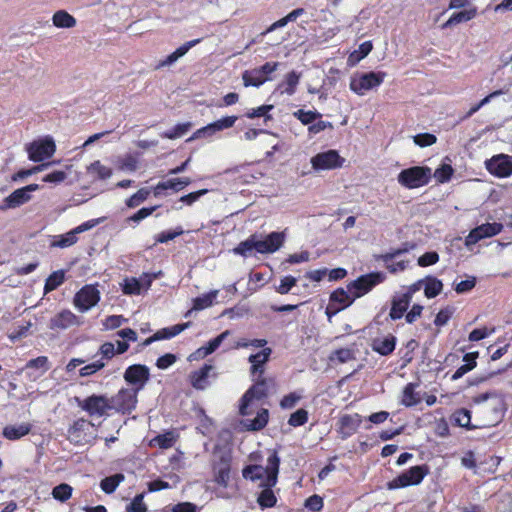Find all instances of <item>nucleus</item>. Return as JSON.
<instances>
[{"label": "nucleus", "mask_w": 512, "mask_h": 512, "mask_svg": "<svg viewBox=\"0 0 512 512\" xmlns=\"http://www.w3.org/2000/svg\"><path fill=\"white\" fill-rule=\"evenodd\" d=\"M190 326V322L183 323V324H177L172 327L163 328L159 331H157L152 337L145 340V345L151 344L153 341L156 340H162V339H170L172 337H175L176 335L180 334L182 331H184L186 328Z\"/></svg>", "instance_id": "cd10ccee"}, {"label": "nucleus", "mask_w": 512, "mask_h": 512, "mask_svg": "<svg viewBox=\"0 0 512 512\" xmlns=\"http://www.w3.org/2000/svg\"><path fill=\"white\" fill-rule=\"evenodd\" d=\"M386 275L383 272H371L362 275L348 284V290L354 298H359L370 292L375 286L383 283Z\"/></svg>", "instance_id": "423d86ee"}, {"label": "nucleus", "mask_w": 512, "mask_h": 512, "mask_svg": "<svg viewBox=\"0 0 512 512\" xmlns=\"http://www.w3.org/2000/svg\"><path fill=\"white\" fill-rule=\"evenodd\" d=\"M273 109V105H262L257 108H251L246 112V117L254 119L257 117H264L265 122L271 120L272 117L269 112Z\"/></svg>", "instance_id": "09e8293b"}, {"label": "nucleus", "mask_w": 512, "mask_h": 512, "mask_svg": "<svg viewBox=\"0 0 512 512\" xmlns=\"http://www.w3.org/2000/svg\"><path fill=\"white\" fill-rule=\"evenodd\" d=\"M127 512H146L147 506L144 503V494L136 495L131 503L126 507Z\"/></svg>", "instance_id": "6e6d98bb"}, {"label": "nucleus", "mask_w": 512, "mask_h": 512, "mask_svg": "<svg viewBox=\"0 0 512 512\" xmlns=\"http://www.w3.org/2000/svg\"><path fill=\"white\" fill-rule=\"evenodd\" d=\"M452 174L453 168L451 167V165L442 164L439 168L435 170L433 176L438 182L444 183L450 180Z\"/></svg>", "instance_id": "603ef678"}, {"label": "nucleus", "mask_w": 512, "mask_h": 512, "mask_svg": "<svg viewBox=\"0 0 512 512\" xmlns=\"http://www.w3.org/2000/svg\"><path fill=\"white\" fill-rule=\"evenodd\" d=\"M191 128L190 122L180 123L174 126L172 129L161 133L162 138L177 139L185 135Z\"/></svg>", "instance_id": "a18cd8bd"}, {"label": "nucleus", "mask_w": 512, "mask_h": 512, "mask_svg": "<svg viewBox=\"0 0 512 512\" xmlns=\"http://www.w3.org/2000/svg\"><path fill=\"white\" fill-rule=\"evenodd\" d=\"M77 405L90 416L102 417L111 411L110 400L106 395L93 394L85 399L76 398Z\"/></svg>", "instance_id": "1a4fd4ad"}, {"label": "nucleus", "mask_w": 512, "mask_h": 512, "mask_svg": "<svg viewBox=\"0 0 512 512\" xmlns=\"http://www.w3.org/2000/svg\"><path fill=\"white\" fill-rule=\"evenodd\" d=\"M77 234L74 232V229L71 231L58 235L54 238L53 242L51 243V246L53 247H59V248H67L72 245H74L77 242Z\"/></svg>", "instance_id": "a19ab883"}, {"label": "nucleus", "mask_w": 512, "mask_h": 512, "mask_svg": "<svg viewBox=\"0 0 512 512\" xmlns=\"http://www.w3.org/2000/svg\"><path fill=\"white\" fill-rule=\"evenodd\" d=\"M104 367L105 363L103 361L98 360L82 367L79 370V374L81 377H87L95 374L97 371L101 370Z\"/></svg>", "instance_id": "680f3d73"}, {"label": "nucleus", "mask_w": 512, "mask_h": 512, "mask_svg": "<svg viewBox=\"0 0 512 512\" xmlns=\"http://www.w3.org/2000/svg\"><path fill=\"white\" fill-rule=\"evenodd\" d=\"M396 346V337L388 334L385 336H379L372 340L371 348L382 356L390 355Z\"/></svg>", "instance_id": "b1692460"}, {"label": "nucleus", "mask_w": 512, "mask_h": 512, "mask_svg": "<svg viewBox=\"0 0 512 512\" xmlns=\"http://www.w3.org/2000/svg\"><path fill=\"white\" fill-rule=\"evenodd\" d=\"M300 74L295 71H292L286 75L285 82L280 86L284 87L282 93H285L289 96L293 95L296 92V87L299 84Z\"/></svg>", "instance_id": "c03bdc74"}, {"label": "nucleus", "mask_w": 512, "mask_h": 512, "mask_svg": "<svg viewBox=\"0 0 512 512\" xmlns=\"http://www.w3.org/2000/svg\"><path fill=\"white\" fill-rule=\"evenodd\" d=\"M236 121V116H227L217 121H214L211 124L213 125L214 131L220 132L222 130L233 127Z\"/></svg>", "instance_id": "13d9d810"}, {"label": "nucleus", "mask_w": 512, "mask_h": 512, "mask_svg": "<svg viewBox=\"0 0 512 512\" xmlns=\"http://www.w3.org/2000/svg\"><path fill=\"white\" fill-rule=\"evenodd\" d=\"M355 299L356 298H354V296L348 289L347 290L337 289L330 296V300L332 303L339 304V306L335 308V312H338V311L350 306L354 302Z\"/></svg>", "instance_id": "7c9ffc66"}, {"label": "nucleus", "mask_w": 512, "mask_h": 512, "mask_svg": "<svg viewBox=\"0 0 512 512\" xmlns=\"http://www.w3.org/2000/svg\"><path fill=\"white\" fill-rule=\"evenodd\" d=\"M213 470L215 482L222 487H226L228 485L230 474L229 456L222 455L220 460L214 464Z\"/></svg>", "instance_id": "5701e85b"}, {"label": "nucleus", "mask_w": 512, "mask_h": 512, "mask_svg": "<svg viewBox=\"0 0 512 512\" xmlns=\"http://www.w3.org/2000/svg\"><path fill=\"white\" fill-rule=\"evenodd\" d=\"M488 172L498 178H507L512 175V156L507 154L494 155L485 161Z\"/></svg>", "instance_id": "4468645a"}, {"label": "nucleus", "mask_w": 512, "mask_h": 512, "mask_svg": "<svg viewBox=\"0 0 512 512\" xmlns=\"http://www.w3.org/2000/svg\"><path fill=\"white\" fill-rule=\"evenodd\" d=\"M362 422L361 416L357 413L355 414H345L339 419V428L338 432L341 435L342 439H346L352 436L358 430L360 424Z\"/></svg>", "instance_id": "6ab92c4d"}, {"label": "nucleus", "mask_w": 512, "mask_h": 512, "mask_svg": "<svg viewBox=\"0 0 512 512\" xmlns=\"http://www.w3.org/2000/svg\"><path fill=\"white\" fill-rule=\"evenodd\" d=\"M38 189L39 185L37 184H29L25 187L16 189L3 200L2 204L0 205V210L5 211L8 209H15L20 207L21 205L30 201L31 193Z\"/></svg>", "instance_id": "2eb2a0df"}, {"label": "nucleus", "mask_w": 512, "mask_h": 512, "mask_svg": "<svg viewBox=\"0 0 512 512\" xmlns=\"http://www.w3.org/2000/svg\"><path fill=\"white\" fill-rule=\"evenodd\" d=\"M439 260V255L436 252H426L422 256L418 258V265L421 267H426L437 263Z\"/></svg>", "instance_id": "774afa93"}, {"label": "nucleus", "mask_w": 512, "mask_h": 512, "mask_svg": "<svg viewBox=\"0 0 512 512\" xmlns=\"http://www.w3.org/2000/svg\"><path fill=\"white\" fill-rule=\"evenodd\" d=\"M138 392L132 388H121L114 396L110 397L111 410L122 414L131 413L137 406Z\"/></svg>", "instance_id": "6e6552de"}, {"label": "nucleus", "mask_w": 512, "mask_h": 512, "mask_svg": "<svg viewBox=\"0 0 512 512\" xmlns=\"http://www.w3.org/2000/svg\"><path fill=\"white\" fill-rule=\"evenodd\" d=\"M87 172L95 179L106 180L112 176V169L103 165L99 160L94 161L87 167Z\"/></svg>", "instance_id": "473e14b6"}, {"label": "nucleus", "mask_w": 512, "mask_h": 512, "mask_svg": "<svg viewBox=\"0 0 512 512\" xmlns=\"http://www.w3.org/2000/svg\"><path fill=\"white\" fill-rule=\"evenodd\" d=\"M423 281L418 280L415 283L404 288L403 291L396 292L391 300V309L389 316L392 320L401 319L407 311L413 295L422 289Z\"/></svg>", "instance_id": "7ed1b4c3"}, {"label": "nucleus", "mask_w": 512, "mask_h": 512, "mask_svg": "<svg viewBox=\"0 0 512 512\" xmlns=\"http://www.w3.org/2000/svg\"><path fill=\"white\" fill-rule=\"evenodd\" d=\"M31 429L32 425L30 423L7 425L4 427L2 434L6 439L15 441L29 434Z\"/></svg>", "instance_id": "c756f323"}, {"label": "nucleus", "mask_w": 512, "mask_h": 512, "mask_svg": "<svg viewBox=\"0 0 512 512\" xmlns=\"http://www.w3.org/2000/svg\"><path fill=\"white\" fill-rule=\"evenodd\" d=\"M416 385L414 383H409L405 386L401 403L407 407L414 406L420 402V397L415 392Z\"/></svg>", "instance_id": "58836bf2"}, {"label": "nucleus", "mask_w": 512, "mask_h": 512, "mask_svg": "<svg viewBox=\"0 0 512 512\" xmlns=\"http://www.w3.org/2000/svg\"><path fill=\"white\" fill-rule=\"evenodd\" d=\"M242 80L245 87L253 86V87H259L263 83H265L267 80H269L268 77L263 76L260 71L255 68L252 70H246L242 74Z\"/></svg>", "instance_id": "2f4dec72"}, {"label": "nucleus", "mask_w": 512, "mask_h": 512, "mask_svg": "<svg viewBox=\"0 0 512 512\" xmlns=\"http://www.w3.org/2000/svg\"><path fill=\"white\" fill-rule=\"evenodd\" d=\"M65 280V272L63 270L54 271L49 277L46 279L44 285V293L47 294L55 289H57Z\"/></svg>", "instance_id": "ea45409f"}, {"label": "nucleus", "mask_w": 512, "mask_h": 512, "mask_svg": "<svg viewBox=\"0 0 512 512\" xmlns=\"http://www.w3.org/2000/svg\"><path fill=\"white\" fill-rule=\"evenodd\" d=\"M81 324L82 320L80 317L76 316L72 311L65 309L50 319L49 328L52 330H65Z\"/></svg>", "instance_id": "a211bd4d"}, {"label": "nucleus", "mask_w": 512, "mask_h": 512, "mask_svg": "<svg viewBox=\"0 0 512 512\" xmlns=\"http://www.w3.org/2000/svg\"><path fill=\"white\" fill-rule=\"evenodd\" d=\"M503 229V225L500 223H485L470 231L465 239V245L471 246L479 242L484 238H489L499 234Z\"/></svg>", "instance_id": "dca6fc26"}, {"label": "nucleus", "mask_w": 512, "mask_h": 512, "mask_svg": "<svg viewBox=\"0 0 512 512\" xmlns=\"http://www.w3.org/2000/svg\"><path fill=\"white\" fill-rule=\"evenodd\" d=\"M301 397L302 396L300 394L292 392L282 398L280 406L283 409H291L299 402Z\"/></svg>", "instance_id": "69168bd1"}, {"label": "nucleus", "mask_w": 512, "mask_h": 512, "mask_svg": "<svg viewBox=\"0 0 512 512\" xmlns=\"http://www.w3.org/2000/svg\"><path fill=\"white\" fill-rule=\"evenodd\" d=\"M429 470L426 465H417L404 471L399 476L387 483L390 490L405 488L411 485H418L422 482Z\"/></svg>", "instance_id": "0eeeda50"}, {"label": "nucleus", "mask_w": 512, "mask_h": 512, "mask_svg": "<svg viewBox=\"0 0 512 512\" xmlns=\"http://www.w3.org/2000/svg\"><path fill=\"white\" fill-rule=\"evenodd\" d=\"M263 489L259 493L257 502L261 508H271L276 505L277 498L271 489L273 486H261Z\"/></svg>", "instance_id": "e433bc0d"}, {"label": "nucleus", "mask_w": 512, "mask_h": 512, "mask_svg": "<svg viewBox=\"0 0 512 512\" xmlns=\"http://www.w3.org/2000/svg\"><path fill=\"white\" fill-rule=\"evenodd\" d=\"M275 389V381L272 378H258L253 386H251L242 397L240 405V413L243 416L250 414V407L253 400H260L266 397ZM268 422V410L260 409L254 418L246 417L242 421V425L249 431H258L266 426Z\"/></svg>", "instance_id": "f257e3e1"}, {"label": "nucleus", "mask_w": 512, "mask_h": 512, "mask_svg": "<svg viewBox=\"0 0 512 512\" xmlns=\"http://www.w3.org/2000/svg\"><path fill=\"white\" fill-rule=\"evenodd\" d=\"M423 281L424 294L427 298H434L439 295L443 289L442 282L435 277L421 279Z\"/></svg>", "instance_id": "f704fd0d"}, {"label": "nucleus", "mask_w": 512, "mask_h": 512, "mask_svg": "<svg viewBox=\"0 0 512 512\" xmlns=\"http://www.w3.org/2000/svg\"><path fill=\"white\" fill-rule=\"evenodd\" d=\"M218 290H212L206 294L196 297L193 300L192 310L200 311L213 305L218 296Z\"/></svg>", "instance_id": "c9c22d12"}, {"label": "nucleus", "mask_w": 512, "mask_h": 512, "mask_svg": "<svg viewBox=\"0 0 512 512\" xmlns=\"http://www.w3.org/2000/svg\"><path fill=\"white\" fill-rule=\"evenodd\" d=\"M214 367L205 364L200 369L190 374L191 385L197 390H204L209 386V376Z\"/></svg>", "instance_id": "393cba45"}, {"label": "nucleus", "mask_w": 512, "mask_h": 512, "mask_svg": "<svg viewBox=\"0 0 512 512\" xmlns=\"http://www.w3.org/2000/svg\"><path fill=\"white\" fill-rule=\"evenodd\" d=\"M230 335L229 330H225L214 339L210 340L207 345L198 348L189 356V360H200L216 351L222 342Z\"/></svg>", "instance_id": "aec40b11"}, {"label": "nucleus", "mask_w": 512, "mask_h": 512, "mask_svg": "<svg viewBox=\"0 0 512 512\" xmlns=\"http://www.w3.org/2000/svg\"><path fill=\"white\" fill-rule=\"evenodd\" d=\"M308 420V412L305 409H298L296 412L292 413L288 424L293 427H298L304 425Z\"/></svg>", "instance_id": "5fc2aeb1"}, {"label": "nucleus", "mask_w": 512, "mask_h": 512, "mask_svg": "<svg viewBox=\"0 0 512 512\" xmlns=\"http://www.w3.org/2000/svg\"><path fill=\"white\" fill-rule=\"evenodd\" d=\"M256 251V235H251L248 239L240 242L237 247L233 249L235 254L243 257H249L252 252Z\"/></svg>", "instance_id": "4c0bfd02"}, {"label": "nucleus", "mask_w": 512, "mask_h": 512, "mask_svg": "<svg viewBox=\"0 0 512 512\" xmlns=\"http://www.w3.org/2000/svg\"><path fill=\"white\" fill-rule=\"evenodd\" d=\"M353 358V352L348 348H341L336 350L331 357L332 360H337L339 363H346Z\"/></svg>", "instance_id": "338daca9"}, {"label": "nucleus", "mask_w": 512, "mask_h": 512, "mask_svg": "<svg viewBox=\"0 0 512 512\" xmlns=\"http://www.w3.org/2000/svg\"><path fill=\"white\" fill-rule=\"evenodd\" d=\"M414 143L420 147L431 146L436 143L437 138L430 133L417 134L413 137Z\"/></svg>", "instance_id": "bf43d9fd"}, {"label": "nucleus", "mask_w": 512, "mask_h": 512, "mask_svg": "<svg viewBox=\"0 0 512 512\" xmlns=\"http://www.w3.org/2000/svg\"><path fill=\"white\" fill-rule=\"evenodd\" d=\"M124 480V475L123 474H115L113 476H110V477H106L104 478L101 483H100V487L101 489L107 493V494H111L113 493L116 488L118 487V485Z\"/></svg>", "instance_id": "37998d69"}, {"label": "nucleus", "mask_w": 512, "mask_h": 512, "mask_svg": "<svg viewBox=\"0 0 512 512\" xmlns=\"http://www.w3.org/2000/svg\"><path fill=\"white\" fill-rule=\"evenodd\" d=\"M454 421L461 427H470L471 415L470 411L466 409H460L454 413Z\"/></svg>", "instance_id": "052dcab7"}, {"label": "nucleus", "mask_w": 512, "mask_h": 512, "mask_svg": "<svg viewBox=\"0 0 512 512\" xmlns=\"http://www.w3.org/2000/svg\"><path fill=\"white\" fill-rule=\"evenodd\" d=\"M200 41H201V39H194V40L184 43L183 45L178 47L174 52L169 54L166 58H164L163 60H160L155 68L161 69V68L169 67V66L173 65L180 58L185 56L191 48H193L198 43H200Z\"/></svg>", "instance_id": "4be33fe9"}, {"label": "nucleus", "mask_w": 512, "mask_h": 512, "mask_svg": "<svg viewBox=\"0 0 512 512\" xmlns=\"http://www.w3.org/2000/svg\"><path fill=\"white\" fill-rule=\"evenodd\" d=\"M73 488L66 483H61L52 489V497L60 502H66L72 496Z\"/></svg>", "instance_id": "79ce46f5"}, {"label": "nucleus", "mask_w": 512, "mask_h": 512, "mask_svg": "<svg viewBox=\"0 0 512 512\" xmlns=\"http://www.w3.org/2000/svg\"><path fill=\"white\" fill-rule=\"evenodd\" d=\"M55 150V142L50 137L33 141L26 146L29 159L33 162H41L50 158Z\"/></svg>", "instance_id": "9b49d317"}, {"label": "nucleus", "mask_w": 512, "mask_h": 512, "mask_svg": "<svg viewBox=\"0 0 512 512\" xmlns=\"http://www.w3.org/2000/svg\"><path fill=\"white\" fill-rule=\"evenodd\" d=\"M477 15V7L471 6L460 12L453 13L451 17L442 25V29L450 28L462 22L474 19Z\"/></svg>", "instance_id": "c85d7f7f"}, {"label": "nucleus", "mask_w": 512, "mask_h": 512, "mask_svg": "<svg viewBox=\"0 0 512 512\" xmlns=\"http://www.w3.org/2000/svg\"><path fill=\"white\" fill-rule=\"evenodd\" d=\"M118 168L122 171L134 172L137 169V160L132 155H127L118 161Z\"/></svg>", "instance_id": "e2e57ef3"}, {"label": "nucleus", "mask_w": 512, "mask_h": 512, "mask_svg": "<svg viewBox=\"0 0 512 512\" xmlns=\"http://www.w3.org/2000/svg\"><path fill=\"white\" fill-rule=\"evenodd\" d=\"M191 183V179L189 177H182V178H172L168 179L166 181L159 182L154 187V195L160 196L163 191L171 189L175 192H178L185 187H187Z\"/></svg>", "instance_id": "bb28decb"}, {"label": "nucleus", "mask_w": 512, "mask_h": 512, "mask_svg": "<svg viewBox=\"0 0 512 512\" xmlns=\"http://www.w3.org/2000/svg\"><path fill=\"white\" fill-rule=\"evenodd\" d=\"M285 240L283 232H272L264 239L256 235V252L260 254H271L279 250Z\"/></svg>", "instance_id": "f3484780"}, {"label": "nucleus", "mask_w": 512, "mask_h": 512, "mask_svg": "<svg viewBox=\"0 0 512 512\" xmlns=\"http://www.w3.org/2000/svg\"><path fill=\"white\" fill-rule=\"evenodd\" d=\"M387 74L383 71L355 73L351 76L349 87L357 95H364L367 91L380 86Z\"/></svg>", "instance_id": "39448f33"}, {"label": "nucleus", "mask_w": 512, "mask_h": 512, "mask_svg": "<svg viewBox=\"0 0 512 512\" xmlns=\"http://www.w3.org/2000/svg\"><path fill=\"white\" fill-rule=\"evenodd\" d=\"M345 159L336 150H328L313 156L310 160L312 168L316 171L332 170L343 166Z\"/></svg>", "instance_id": "f8f14e48"}, {"label": "nucleus", "mask_w": 512, "mask_h": 512, "mask_svg": "<svg viewBox=\"0 0 512 512\" xmlns=\"http://www.w3.org/2000/svg\"><path fill=\"white\" fill-rule=\"evenodd\" d=\"M127 321L122 315H111L105 318L103 321V327L105 330H112L120 327Z\"/></svg>", "instance_id": "4d7b16f0"}, {"label": "nucleus", "mask_w": 512, "mask_h": 512, "mask_svg": "<svg viewBox=\"0 0 512 512\" xmlns=\"http://www.w3.org/2000/svg\"><path fill=\"white\" fill-rule=\"evenodd\" d=\"M175 443V437L172 432H166L153 438L150 442L152 446H158L162 449L171 448Z\"/></svg>", "instance_id": "49530a36"}, {"label": "nucleus", "mask_w": 512, "mask_h": 512, "mask_svg": "<svg viewBox=\"0 0 512 512\" xmlns=\"http://www.w3.org/2000/svg\"><path fill=\"white\" fill-rule=\"evenodd\" d=\"M272 354V349L264 347L260 352L251 354L248 361L251 363V374H259L261 376L264 373V364L268 362Z\"/></svg>", "instance_id": "a878e982"}, {"label": "nucleus", "mask_w": 512, "mask_h": 512, "mask_svg": "<svg viewBox=\"0 0 512 512\" xmlns=\"http://www.w3.org/2000/svg\"><path fill=\"white\" fill-rule=\"evenodd\" d=\"M297 283V279L293 276H285L281 279L277 292L279 294H287Z\"/></svg>", "instance_id": "0e129e2a"}, {"label": "nucleus", "mask_w": 512, "mask_h": 512, "mask_svg": "<svg viewBox=\"0 0 512 512\" xmlns=\"http://www.w3.org/2000/svg\"><path fill=\"white\" fill-rule=\"evenodd\" d=\"M266 344H267V341L265 339L249 340L246 338H241L235 343L234 348L235 349L248 348V347L264 348L266 346Z\"/></svg>", "instance_id": "864d4df0"}, {"label": "nucleus", "mask_w": 512, "mask_h": 512, "mask_svg": "<svg viewBox=\"0 0 512 512\" xmlns=\"http://www.w3.org/2000/svg\"><path fill=\"white\" fill-rule=\"evenodd\" d=\"M432 177V170L427 166H413L402 170L397 177L400 185L407 189H416L427 185Z\"/></svg>", "instance_id": "20e7f679"}, {"label": "nucleus", "mask_w": 512, "mask_h": 512, "mask_svg": "<svg viewBox=\"0 0 512 512\" xmlns=\"http://www.w3.org/2000/svg\"><path fill=\"white\" fill-rule=\"evenodd\" d=\"M100 301V291L95 285L89 284L83 286L74 296L73 304L75 308L85 313L96 306Z\"/></svg>", "instance_id": "9d476101"}, {"label": "nucleus", "mask_w": 512, "mask_h": 512, "mask_svg": "<svg viewBox=\"0 0 512 512\" xmlns=\"http://www.w3.org/2000/svg\"><path fill=\"white\" fill-rule=\"evenodd\" d=\"M53 25L57 28H72L76 25V19L65 10H58L52 17Z\"/></svg>", "instance_id": "72a5a7b5"}, {"label": "nucleus", "mask_w": 512, "mask_h": 512, "mask_svg": "<svg viewBox=\"0 0 512 512\" xmlns=\"http://www.w3.org/2000/svg\"><path fill=\"white\" fill-rule=\"evenodd\" d=\"M152 283L150 275H143L140 278L125 279L123 293L127 295H139L143 290H148Z\"/></svg>", "instance_id": "412c9836"}, {"label": "nucleus", "mask_w": 512, "mask_h": 512, "mask_svg": "<svg viewBox=\"0 0 512 512\" xmlns=\"http://www.w3.org/2000/svg\"><path fill=\"white\" fill-rule=\"evenodd\" d=\"M123 378L132 386V389L139 393L149 381L150 371L145 365L134 364L125 370Z\"/></svg>", "instance_id": "ddd939ff"}, {"label": "nucleus", "mask_w": 512, "mask_h": 512, "mask_svg": "<svg viewBox=\"0 0 512 512\" xmlns=\"http://www.w3.org/2000/svg\"><path fill=\"white\" fill-rule=\"evenodd\" d=\"M150 191L146 188H142L138 190L135 194H133L130 198L127 199L126 205L129 208H134L144 202L149 196Z\"/></svg>", "instance_id": "3c124183"}, {"label": "nucleus", "mask_w": 512, "mask_h": 512, "mask_svg": "<svg viewBox=\"0 0 512 512\" xmlns=\"http://www.w3.org/2000/svg\"><path fill=\"white\" fill-rule=\"evenodd\" d=\"M280 458L274 451L267 458L266 466L251 465L243 470V477L251 481H261L259 486H275L278 479Z\"/></svg>", "instance_id": "f03ea898"}, {"label": "nucleus", "mask_w": 512, "mask_h": 512, "mask_svg": "<svg viewBox=\"0 0 512 512\" xmlns=\"http://www.w3.org/2000/svg\"><path fill=\"white\" fill-rule=\"evenodd\" d=\"M373 46L370 41H365L360 44L358 50L352 52L348 58V61L352 64L359 62L365 58L372 50Z\"/></svg>", "instance_id": "de8ad7c7"}, {"label": "nucleus", "mask_w": 512, "mask_h": 512, "mask_svg": "<svg viewBox=\"0 0 512 512\" xmlns=\"http://www.w3.org/2000/svg\"><path fill=\"white\" fill-rule=\"evenodd\" d=\"M294 116L304 125H311L315 120L321 118V114L317 111H304L302 109L294 112Z\"/></svg>", "instance_id": "8fccbe9b"}]
</instances>
